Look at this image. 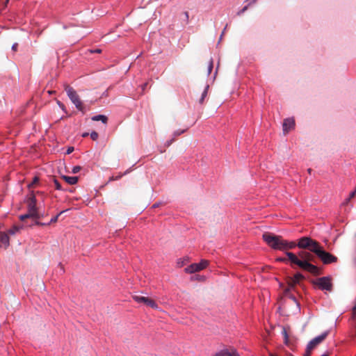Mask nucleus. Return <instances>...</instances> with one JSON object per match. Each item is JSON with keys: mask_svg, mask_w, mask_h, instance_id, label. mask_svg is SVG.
<instances>
[{"mask_svg": "<svg viewBox=\"0 0 356 356\" xmlns=\"http://www.w3.org/2000/svg\"><path fill=\"white\" fill-rule=\"evenodd\" d=\"M263 240L274 250L286 251L298 246L301 249H307L315 254L314 250H318L321 244L310 237L304 236L299 239L298 243L288 241L283 239L282 236L275 235L270 232H265L262 236Z\"/></svg>", "mask_w": 356, "mask_h": 356, "instance_id": "obj_1", "label": "nucleus"}, {"mask_svg": "<svg viewBox=\"0 0 356 356\" xmlns=\"http://www.w3.org/2000/svg\"><path fill=\"white\" fill-rule=\"evenodd\" d=\"M286 255L291 265L295 264L304 270H306L313 275L317 276L322 274L321 269L312 264L314 261V256L309 252L300 251L298 254L291 252H286Z\"/></svg>", "mask_w": 356, "mask_h": 356, "instance_id": "obj_2", "label": "nucleus"}, {"mask_svg": "<svg viewBox=\"0 0 356 356\" xmlns=\"http://www.w3.org/2000/svg\"><path fill=\"white\" fill-rule=\"evenodd\" d=\"M27 203V213L31 217V218L38 220L40 218L41 216L38 211V209L36 206L37 200L32 192L26 200Z\"/></svg>", "mask_w": 356, "mask_h": 356, "instance_id": "obj_3", "label": "nucleus"}, {"mask_svg": "<svg viewBox=\"0 0 356 356\" xmlns=\"http://www.w3.org/2000/svg\"><path fill=\"white\" fill-rule=\"evenodd\" d=\"M315 250V254L321 260L323 264L327 265L337 263L338 258L331 253L325 251L323 247L320 245L318 250Z\"/></svg>", "mask_w": 356, "mask_h": 356, "instance_id": "obj_4", "label": "nucleus"}, {"mask_svg": "<svg viewBox=\"0 0 356 356\" xmlns=\"http://www.w3.org/2000/svg\"><path fill=\"white\" fill-rule=\"evenodd\" d=\"M65 90L67 92V96L72 102V103L75 105L76 108L81 112H83V106L81 100L80 99L79 95L74 90V88L70 86H66L65 88Z\"/></svg>", "mask_w": 356, "mask_h": 356, "instance_id": "obj_5", "label": "nucleus"}, {"mask_svg": "<svg viewBox=\"0 0 356 356\" xmlns=\"http://www.w3.org/2000/svg\"><path fill=\"white\" fill-rule=\"evenodd\" d=\"M312 283L321 290L327 291H331L332 290V280L329 277H319L316 280H314Z\"/></svg>", "mask_w": 356, "mask_h": 356, "instance_id": "obj_6", "label": "nucleus"}, {"mask_svg": "<svg viewBox=\"0 0 356 356\" xmlns=\"http://www.w3.org/2000/svg\"><path fill=\"white\" fill-rule=\"evenodd\" d=\"M304 279V275H302L300 273H296L293 277H288V287L284 290V293L287 295L289 293V291L296 286V284H299V282Z\"/></svg>", "mask_w": 356, "mask_h": 356, "instance_id": "obj_7", "label": "nucleus"}, {"mask_svg": "<svg viewBox=\"0 0 356 356\" xmlns=\"http://www.w3.org/2000/svg\"><path fill=\"white\" fill-rule=\"evenodd\" d=\"M209 264L207 260H202L198 264H192L185 268V271L188 273H193L204 269Z\"/></svg>", "mask_w": 356, "mask_h": 356, "instance_id": "obj_8", "label": "nucleus"}, {"mask_svg": "<svg viewBox=\"0 0 356 356\" xmlns=\"http://www.w3.org/2000/svg\"><path fill=\"white\" fill-rule=\"evenodd\" d=\"M132 298L136 302L138 303H143L152 308H158V305L155 301L149 298L137 295L133 296Z\"/></svg>", "mask_w": 356, "mask_h": 356, "instance_id": "obj_9", "label": "nucleus"}, {"mask_svg": "<svg viewBox=\"0 0 356 356\" xmlns=\"http://www.w3.org/2000/svg\"><path fill=\"white\" fill-rule=\"evenodd\" d=\"M328 334L329 331H325L321 335L314 338L312 341H309V343L307 345L309 349L313 350L314 348H315L318 344L322 343L325 339Z\"/></svg>", "mask_w": 356, "mask_h": 356, "instance_id": "obj_10", "label": "nucleus"}, {"mask_svg": "<svg viewBox=\"0 0 356 356\" xmlns=\"http://www.w3.org/2000/svg\"><path fill=\"white\" fill-rule=\"evenodd\" d=\"M213 356H239V355L234 347L230 346L217 352Z\"/></svg>", "mask_w": 356, "mask_h": 356, "instance_id": "obj_11", "label": "nucleus"}, {"mask_svg": "<svg viewBox=\"0 0 356 356\" xmlns=\"http://www.w3.org/2000/svg\"><path fill=\"white\" fill-rule=\"evenodd\" d=\"M295 126V121L293 118H286L284 120L283 122V132L284 134H288V132L293 129Z\"/></svg>", "mask_w": 356, "mask_h": 356, "instance_id": "obj_12", "label": "nucleus"}, {"mask_svg": "<svg viewBox=\"0 0 356 356\" xmlns=\"http://www.w3.org/2000/svg\"><path fill=\"white\" fill-rule=\"evenodd\" d=\"M10 245V238L6 232H0V246L6 249Z\"/></svg>", "mask_w": 356, "mask_h": 356, "instance_id": "obj_13", "label": "nucleus"}, {"mask_svg": "<svg viewBox=\"0 0 356 356\" xmlns=\"http://www.w3.org/2000/svg\"><path fill=\"white\" fill-rule=\"evenodd\" d=\"M63 179L69 184L74 185L77 183L78 177H68L63 176Z\"/></svg>", "mask_w": 356, "mask_h": 356, "instance_id": "obj_14", "label": "nucleus"}, {"mask_svg": "<svg viewBox=\"0 0 356 356\" xmlns=\"http://www.w3.org/2000/svg\"><path fill=\"white\" fill-rule=\"evenodd\" d=\"M93 121H102L103 123L106 124L108 121V118L104 115H97L92 118Z\"/></svg>", "mask_w": 356, "mask_h": 356, "instance_id": "obj_15", "label": "nucleus"}, {"mask_svg": "<svg viewBox=\"0 0 356 356\" xmlns=\"http://www.w3.org/2000/svg\"><path fill=\"white\" fill-rule=\"evenodd\" d=\"M209 88V85H207L202 93V95H201V97L200 99H199V103L200 104H203L204 103V99L207 97V94H208V90Z\"/></svg>", "mask_w": 356, "mask_h": 356, "instance_id": "obj_16", "label": "nucleus"}, {"mask_svg": "<svg viewBox=\"0 0 356 356\" xmlns=\"http://www.w3.org/2000/svg\"><path fill=\"white\" fill-rule=\"evenodd\" d=\"M128 170L124 172V173H119L117 176H112L110 177L109 181H115L120 179L122 176L127 175L128 173Z\"/></svg>", "mask_w": 356, "mask_h": 356, "instance_id": "obj_17", "label": "nucleus"}, {"mask_svg": "<svg viewBox=\"0 0 356 356\" xmlns=\"http://www.w3.org/2000/svg\"><path fill=\"white\" fill-rule=\"evenodd\" d=\"M21 228H22L21 227L14 226L13 228L8 230L7 234L13 235L15 233H17V232H19Z\"/></svg>", "mask_w": 356, "mask_h": 356, "instance_id": "obj_18", "label": "nucleus"}, {"mask_svg": "<svg viewBox=\"0 0 356 356\" xmlns=\"http://www.w3.org/2000/svg\"><path fill=\"white\" fill-rule=\"evenodd\" d=\"M282 333V334L284 336V343H287L288 341H289V335H288V333H287V330H286V328L285 327H283Z\"/></svg>", "mask_w": 356, "mask_h": 356, "instance_id": "obj_19", "label": "nucleus"}, {"mask_svg": "<svg viewBox=\"0 0 356 356\" xmlns=\"http://www.w3.org/2000/svg\"><path fill=\"white\" fill-rule=\"evenodd\" d=\"M249 1H250L249 4L248 6H245L242 10H241L239 12H238V13H237L238 15H241L244 12H245L248 10V6L256 1V0H249Z\"/></svg>", "mask_w": 356, "mask_h": 356, "instance_id": "obj_20", "label": "nucleus"}, {"mask_svg": "<svg viewBox=\"0 0 356 356\" xmlns=\"http://www.w3.org/2000/svg\"><path fill=\"white\" fill-rule=\"evenodd\" d=\"M65 212V211H60L57 216H56L55 217L52 218L50 220V222L47 224V225H50L51 223H54L56 222H57L58 219V217L63 213Z\"/></svg>", "mask_w": 356, "mask_h": 356, "instance_id": "obj_21", "label": "nucleus"}, {"mask_svg": "<svg viewBox=\"0 0 356 356\" xmlns=\"http://www.w3.org/2000/svg\"><path fill=\"white\" fill-rule=\"evenodd\" d=\"M213 60L211 59L210 61L209 62V65H208V70H207V74L209 75L213 70Z\"/></svg>", "mask_w": 356, "mask_h": 356, "instance_id": "obj_22", "label": "nucleus"}, {"mask_svg": "<svg viewBox=\"0 0 356 356\" xmlns=\"http://www.w3.org/2000/svg\"><path fill=\"white\" fill-rule=\"evenodd\" d=\"M38 181H39V179H38L37 177H35L33 178V181H32L31 184H29V186H29V188H30L33 187V186L35 184H37Z\"/></svg>", "mask_w": 356, "mask_h": 356, "instance_id": "obj_23", "label": "nucleus"}, {"mask_svg": "<svg viewBox=\"0 0 356 356\" xmlns=\"http://www.w3.org/2000/svg\"><path fill=\"white\" fill-rule=\"evenodd\" d=\"M98 136H99V134H97V132L96 131H92L91 134H90V138H92V140H96L97 138H98Z\"/></svg>", "mask_w": 356, "mask_h": 356, "instance_id": "obj_24", "label": "nucleus"}, {"mask_svg": "<svg viewBox=\"0 0 356 356\" xmlns=\"http://www.w3.org/2000/svg\"><path fill=\"white\" fill-rule=\"evenodd\" d=\"M81 169V168L79 165L74 166L72 170V172L74 174H76V173L79 172Z\"/></svg>", "mask_w": 356, "mask_h": 356, "instance_id": "obj_25", "label": "nucleus"}, {"mask_svg": "<svg viewBox=\"0 0 356 356\" xmlns=\"http://www.w3.org/2000/svg\"><path fill=\"white\" fill-rule=\"evenodd\" d=\"M54 185H55V188H56L57 190H61V185H60V184L58 181V180L54 179Z\"/></svg>", "mask_w": 356, "mask_h": 356, "instance_id": "obj_26", "label": "nucleus"}, {"mask_svg": "<svg viewBox=\"0 0 356 356\" xmlns=\"http://www.w3.org/2000/svg\"><path fill=\"white\" fill-rule=\"evenodd\" d=\"M31 218V217L30 216H29V214H28V213H26V214H24V215H21V216H19V219H20V220H22V221H24L25 219H26V218Z\"/></svg>", "mask_w": 356, "mask_h": 356, "instance_id": "obj_27", "label": "nucleus"}, {"mask_svg": "<svg viewBox=\"0 0 356 356\" xmlns=\"http://www.w3.org/2000/svg\"><path fill=\"white\" fill-rule=\"evenodd\" d=\"M185 131H186V130L176 131H175V132H174L173 136H174V137L175 138V137H177V136H178L181 135V134L184 133V132H185Z\"/></svg>", "mask_w": 356, "mask_h": 356, "instance_id": "obj_28", "label": "nucleus"}, {"mask_svg": "<svg viewBox=\"0 0 356 356\" xmlns=\"http://www.w3.org/2000/svg\"><path fill=\"white\" fill-rule=\"evenodd\" d=\"M355 194H356V189L354 191L350 193L349 197L346 200V202H348L351 198L354 197Z\"/></svg>", "mask_w": 356, "mask_h": 356, "instance_id": "obj_29", "label": "nucleus"}, {"mask_svg": "<svg viewBox=\"0 0 356 356\" xmlns=\"http://www.w3.org/2000/svg\"><path fill=\"white\" fill-rule=\"evenodd\" d=\"M277 261L286 263V262H287L289 260V257H287V258H285V257L277 258Z\"/></svg>", "mask_w": 356, "mask_h": 356, "instance_id": "obj_30", "label": "nucleus"}, {"mask_svg": "<svg viewBox=\"0 0 356 356\" xmlns=\"http://www.w3.org/2000/svg\"><path fill=\"white\" fill-rule=\"evenodd\" d=\"M312 351V349H309V347L307 346L306 352H305L304 356H311Z\"/></svg>", "mask_w": 356, "mask_h": 356, "instance_id": "obj_31", "label": "nucleus"}, {"mask_svg": "<svg viewBox=\"0 0 356 356\" xmlns=\"http://www.w3.org/2000/svg\"><path fill=\"white\" fill-rule=\"evenodd\" d=\"M73 151H74V147H68V149H67L66 154H71Z\"/></svg>", "mask_w": 356, "mask_h": 356, "instance_id": "obj_32", "label": "nucleus"}, {"mask_svg": "<svg viewBox=\"0 0 356 356\" xmlns=\"http://www.w3.org/2000/svg\"><path fill=\"white\" fill-rule=\"evenodd\" d=\"M91 53H97V54H100L102 52V49H95L94 50H91L90 51Z\"/></svg>", "mask_w": 356, "mask_h": 356, "instance_id": "obj_33", "label": "nucleus"}, {"mask_svg": "<svg viewBox=\"0 0 356 356\" xmlns=\"http://www.w3.org/2000/svg\"><path fill=\"white\" fill-rule=\"evenodd\" d=\"M58 104L59 105V107H60L64 111L65 107L63 105V104L60 103L59 101H58Z\"/></svg>", "mask_w": 356, "mask_h": 356, "instance_id": "obj_34", "label": "nucleus"}, {"mask_svg": "<svg viewBox=\"0 0 356 356\" xmlns=\"http://www.w3.org/2000/svg\"><path fill=\"white\" fill-rule=\"evenodd\" d=\"M147 86V83H145L144 84L142 85V90H144L146 87Z\"/></svg>", "mask_w": 356, "mask_h": 356, "instance_id": "obj_35", "label": "nucleus"}, {"mask_svg": "<svg viewBox=\"0 0 356 356\" xmlns=\"http://www.w3.org/2000/svg\"><path fill=\"white\" fill-rule=\"evenodd\" d=\"M289 298H291V300H293L295 302H297L296 298L293 296L291 295L289 296Z\"/></svg>", "mask_w": 356, "mask_h": 356, "instance_id": "obj_36", "label": "nucleus"}, {"mask_svg": "<svg viewBox=\"0 0 356 356\" xmlns=\"http://www.w3.org/2000/svg\"><path fill=\"white\" fill-rule=\"evenodd\" d=\"M17 44H13V45L12 49H13L14 51H15V50L17 49Z\"/></svg>", "mask_w": 356, "mask_h": 356, "instance_id": "obj_37", "label": "nucleus"}, {"mask_svg": "<svg viewBox=\"0 0 356 356\" xmlns=\"http://www.w3.org/2000/svg\"><path fill=\"white\" fill-rule=\"evenodd\" d=\"M184 15H185V16L186 17V19L188 20V12H185Z\"/></svg>", "mask_w": 356, "mask_h": 356, "instance_id": "obj_38", "label": "nucleus"}, {"mask_svg": "<svg viewBox=\"0 0 356 356\" xmlns=\"http://www.w3.org/2000/svg\"><path fill=\"white\" fill-rule=\"evenodd\" d=\"M175 140V138H174L170 142H168V145H170L172 143V141H174Z\"/></svg>", "mask_w": 356, "mask_h": 356, "instance_id": "obj_39", "label": "nucleus"}, {"mask_svg": "<svg viewBox=\"0 0 356 356\" xmlns=\"http://www.w3.org/2000/svg\"><path fill=\"white\" fill-rule=\"evenodd\" d=\"M88 136V133H84V134H83V135H82V136H83V137H86V136Z\"/></svg>", "mask_w": 356, "mask_h": 356, "instance_id": "obj_40", "label": "nucleus"}, {"mask_svg": "<svg viewBox=\"0 0 356 356\" xmlns=\"http://www.w3.org/2000/svg\"><path fill=\"white\" fill-rule=\"evenodd\" d=\"M35 225H40V222L38 221V220H35Z\"/></svg>", "mask_w": 356, "mask_h": 356, "instance_id": "obj_41", "label": "nucleus"}, {"mask_svg": "<svg viewBox=\"0 0 356 356\" xmlns=\"http://www.w3.org/2000/svg\"><path fill=\"white\" fill-rule=\"evenodd\" d=\"M35 225H40V222L38 221V220H35Z\"/></svg>", "mask_w": 356, "mask_h": 356, "instance_id": "obj_42", "label": "nucleus"}, {"mask_svg": "<svg viewBox=\"0 0 356 356\" xmlns=\"http://www.w3.org/2000/svg\"><path fill=\"white\" fill-rule=\"evenodd\" d=\"M158 207V204H154V205H153V207H154V208H155V207Z\"/></svg>", "mask_w": 356, "mask_h": 356, "instance_id": "obj_43", "label": "nucleus"}, {"mask_svg": "<svg viewBox=\"0 0 356 356\" xmlns=\"http://www.w3.org/2000/svg\"><path fill=\"white\" fill-rule=\"evenodd\" d=\"M321 356H329V354H323Z\"/></svg>", "mask_w": 356, "mask_h": 356, "instance_id": "obj_44", "label": "nucleus"}, {"mask_svg": "<svg viewBox=\"0 0 356 356\" xmlns=\"http://www.w3.org/2000/svg\"><path fill=\"white\" fill-rule=\"evenodd\" d=\"M311 171H312V170H311L310 168H309V169H308V172H309V173H310V172H311Z\"/></svg>", "mask_w": 356, "mask_h": 356, "instance_id": "obj_45", "label": "nucleus"}, {"mask_svg": "<svg viewBox=\"0 0 356 356\" xmlns=\"http://www.w3.org/2000/svg\"><path fill=\"white\" fill-rule=\"evenodd\" d=\"M45 224L44 223H42L40 222V225H44Z\"/></svg>", "mask_w": 356, "mask_h": 356, "instance_id": "obj_46", "label": "nucleus"}, {"mask_svg": "<svg viewBox=\"0 0 356 356\" xmlns=\"http://www.w3.org/2000/svg\"><path fill=\"white\" fill-rule=\"evenodd\" d=\"M270 356H274L273 354H270Z\"/></svg>", "mask_w": 356, "mask_h": 356, "instance_id": "obj_47", "label": "nucleus"}]
</instances>
